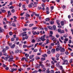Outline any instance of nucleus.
Listing matches in <instances>:
<instances>
[{"label":"nucleus","instance_id":"obj_59","mask_svg":"<svg viewBox=\"0 0 73 73\" xmlns=\"http://www.w3.org/2000/svg\"><path fill=\"white\" fill-rule=\"evenodd\" d=\"M21 5H22V4H21V3H20L19 4V7H21Z\"/></svg>","mask_w":73,"mask_h":73},{"label":"nucleus","instance_id":"obj_61","mask_svg":"<svg viewBox=\"0 0 73 73\" xmlns=\"http://www.w3.org/2000/svg\"><path fill=\"white\" fill-rule=\"evenodd\" d=\"M35 59L36 60H38V59H40V57H36L35 58Z\"/></svg>","mask_w":73,"mask_h":73},{"label":"nucleus","instance_id":"obj_8","mask_svg":"<svg viewBox=\"0 0 73 73\" xmlns=\"http://www.w3.org/2000/svg\"><path fill=\"white\" fill-rule=\"evenodd\" d=\"M56 60H59V57H60V55L59 54H57L56 56Z\"/></svg>","mask_w":73,"mask_h":73},{"label":"nucleus","instance_id":"obj_37","mask_svg":"<svg viewBox=\"0 0 73 73\" xmlns=\"http://www.w3.org/2000/svg\"><path fill=\"white\" fill-rule=\"evenodd\" d=\"M49 40L48 39H47L46 40V43H45V44H48V43H49Z\"/></svg>","mask_w":73,"mask_h":73},{"label":"nucleus","instance_id":"obj_15","mask_svg":"<svg viewBox=\"0 0 73 73\" xmlns=\"http://www.w3.org/2000/svg\"><path fill=\"white\" fill-rule=\"evenodd\" d=\"M40 66H41V68H45V66H44V65H43V64H40Z\"/></svg>","mask_w":73,"mask_h":73},{"label":"nucleus","instance_id":"obj_49","mask_svg":"<svg viewBox=\"0 0 73 73\" xmlns=\"http://www.w3.org/2000/svg\"><path fill=\"white\" fill-rule=\"evenodd\" d=\"M16 25H17V26L19 27V23L18 22H16Z\"/></svg>","mask_w":73,"mask_h":73},{"label":"nucleus","instance_id":"obj_57","mask_svg":"<svg viewBox=\"0 0 73 73\" xmlns=\"http://www.w3.org/2000/svg\"><path fill=\"white\" fill-rule=\"evenodd\" d=\"M22 7L23 8H25V4H24L22 6Z\"/></svg>","mask_w":73,"mask_h":73},{"label":"nucleus","instance_id":"obj_56","mask_svg":"<svg viewBox=\"0 0 73 73\" xmlns=\"http://www.w3.org/2000/svg\"><path fill=\"white\" fill-rule=\"evenodd\" d=\"M72 60H73V59H71L69 61L70 63H72Z\"/></svg>","mask_w":73,"mask_h":73},{"label":"nucleus","instance_id":"obj_14","mask_svg":"<svg viewBox=\"0 0 73 73\" xmlns=\"http://www.w3.org/2000/svg\"><path fill=\"white\" fill-rule=\"evenodd\" d=\"M36 68H40V65L39 64H36Z\"/></svg>","mask_w":73,"mask_h":73},{"label":"nucleus","instance_id":"obj_16","mask_svg":"<svg viewBox=\"0 0 73 73\" xmlns=\"http://www.w3.org/2000/svg\"><path fill=\"white\" fill-rule=\"evenodd\" d=\"M6 51V49L5 48H4L2 50V52L3 53H5V52Z\"/></svg>","mask_w":73,"mask_h":73},{"label":"nucleus","instance_id":"obj_35","mask_svg":"<svg viewBox=\"0 0 73 73\" xmlns=\"http://www.w3.org/2000/svg\"><path fill=\"white\" fill-rule=\"evenodd\" d=\"M10 12V11H8V15H10V16H11V15H12V14H11V13Z\"/></svg>","mask_w":73,"mask_h":73},{"label":"nucleus","instance_id":"obj_24","mask_svg":"<svg viewBox=\"0 0 73 73\" xmlns=\"http://www.w3.org/2000/svg\"><path fill=\"white\" fill-rule=\"evenodd\" d=\"M34 56L35 55H32V56H30L29 57L30 59H32V58L33 57H34Z\"/></svg>","mask_w":73,"mask_h":73},{"label":"nucleus","instance_id":"obj_41","mask_svg":"<svg viewBox=\"0 0 73 73\" xmlns=\"http://www.w3.org/2000/svg\"><path fill=\"white\" fill-rule=\"evenodd\" d=\"M33 29L34 30H36V29H37V27H34L33 28Z\"/></svg>","mask_w":73,"mask_h":73},{"label":"nucleus","instance_id":"obj_46","mask_svg":"<svg viewBox=\"0 0 73 73\" xmlns=\"http://www.w3.org/2000/svg\"><path fill=\"white\" fill-rule=\"evenodd\" d=\"M50 73H54V71L53 70H51L50 72Z\"/></svg>","mask_w":73,"mask_h":73},{"label":"nucleus","instance_id":"obj_22","mask_svg":"<svg viewBox=\"0 0 73 73\" xmlns=\"http://www.w3.org/2000/svg\"><path fill=\"white\" fill-rule=\"evenodd\" d=\"M49 23H50V24L51 25H53L54 24V21H52L50 22V21H49Z\"/></svg>","mask_w":73,"mask_h":73},{"label":"nucleus","instance_id":"obj_55","mask_svg":"<svg viewBox=\"0 0 73 73\" xmlns=\"http://www.w3.org/2000/svg\"><path fill=\"white\" fill-rule=\"evenodd\" d=\"M51 45V46H54V43H52L51 44H50Z\"/></svg>","mask_w":73,"mask_h":73},{"label":"nucleus","instance_id":"obj_51","mask_svg":"<svg viewBox=\"0 0 73 73\" xmlns=\"http://www.w3.org/2000/svg\"><path fill=\"white\" fill-rule=\"evenodd\" d=\"M50 9L51 10H53L54 9V7L51 6L50 7Z\"/></svg>","mask_w":73,"mask_h":73},{"label":"nucleus","instance_id":"obj_62","mask_svg":"<svg viewBox=\"0 0 73 73\" xmlns=\"http://www.w3.org/2000/svg\"><path fill=\"white\" fill-rule=\"evenodd\" d=\"M32 43H33L34 42H35V39H33L32 40Z\"/></svg>","mask_w":73,"mask_h":73},{"label":"nucleus","instance_id":"obj_52","mask_svg":"<svg viewBox=\"0 0 73 73\" xmlns=\"http://www.w3.org/2000/svg\"><path fill=\"white\" fill-rule=\"evenodd\" d=\"M23 31H27V28H25V29H22Z\"/></svg>","mask_w":73,"mask_h":73},{"label":"nucleus","instance_id":"obj_42","mask_svg":"<svg viewBox=\"0 0 73 73\" xmlns=\"http://www.w3.org/2000/svg\"><path fill=\"white\" fill-rule=\"evenodd\" d=\"M46 70V68H43V69L42 70V72H44V71H45V70Z\"/></svg>","mask_w":73,"mask_h":73},{"label":"nucleus","instance_id":"obj_9","mask_svg":"<svg viewBox=\"0 0 73 73\" xmlns=\"http://www.w3.org/2000/svg\"><path fill=\"white\" fill-rule=\"evenodd\" d=\"M17 70V68H14L13 69H12L11 70V73H13L14 71H16Z\"/></svg>","mask_w":73,"mask_h":73},{"label":"nucleus","instance_id":"obj_64","mask_svg":"<svg viewBox=\"0 0 73 73\" xmlns=\"http://www.w3.org/2000/svg\"><path fill=\"white\" fill-rule=\"evenodd\" d=\"M33 73H37L38 72V71L37 70H35V71H33Z\"/></svg>","mask_w":73,"mask_h":73},{"label":"nucleus","instance_id":"obj_13","mask_svg":"<svg viewBox=\"0 0 73 73\" xmlns=\"http://www.w3.org/2000/svg\"><path fill=\"white\" fill-rule=\"evenodd\" d=\"M37 2H34V3L33 4V6L34 7H37Z\"/></svg>","mask_w":73,"mask_h":73},{"label":"nucleus","instance_id":"obj_7","mask_svg":"<svg viewBox=\"0 0 73 73\" xmlns=\"http://www.w3.org/2000/svg\"><path fill=\"white\" fill-rule=\"evenodd\" d=\"M27 33V32H24L23 33H21L22 35V37H24L25 36H26L27 35V34H26Z\"/></svg>","mask_w":73,"mask_h":73},{"label":"nucleus","instance_id":"obj_21","mask_svg":"<svg viewBox=\"0 0 73 73\" xmlns=\"http://www.w3.org/2000/svg\"><path fill=\"white\" fill-rule=\"evenodd\" d=\"M46 65L47 67H48V68L50 67V64L49 63H46Z\"/></svg>","mask_w":73,"mask_h":73},{"label":"nucleus","instance_id":"obj_63","mask_svg":"<svg viewBox=\"0 0 73 73\" xmlns=\"http://www.w3.org/2000/svg\"><path fill=\"white\" fill-rule=\"evenodd\" d=\"M62 73H66L65 71H64V70H62Z\"/></svg>","mask_w":73,"mask_h":73},{"label":"nucleus","instance_id":"obj_10","mask_svg":"<svg viewBox=\"0 0 73 73\" xmlns=\"http://www.w3.org/2000/svg\"><path fill=\"white\" fill-rule=\"evenodd\" d=\"M4 32V29H2L1 27H0V33H3Z\"/></svg>","mask_w":73,"mask_h":73},{"label":"nucleus","instance_id":"obj_39","mask_svg":"<svg viewBox=\"0 0 73 73\" xmlns=\"http://www.w3.org/2000/svg\"><path fill=\"white\" fill-rule=\"evenodd\" d=\"M41 60L42 61H44V60H45V58H41Z\"/></svg>","mask_w":73,"mask_h":73},{"label":"nucleus","instance_id":"obj_26","mask_svg":"<svg viewBox=\"0 0 73 73\" xmlns=\"http://www.w3.org/2000/svg\"><path fill=\"white\" fill-rule=\"evenodd\" d=\"M53 29H54V31H55V30H56V27L55 25H53L52 26Z\"/></svg>","mask_w":73,"mask_h":73},{"label":"nucleus","instance_id":"obj_20","mask_svg":"<svg viewBox=\"0 0 73 73\" xmlns=\"http://www.w3.org/2000/svg\"><path fill=\"white\" fill-rule=\"evenodd\" d=\"M53 42L54 43H56V42L57 41V38H55L54 40H53Z\"/></svg>","mask_w":73,"mask_h":73},{"label":"nucleus","instance_id":"obj_17","mask_svg":"<svg viewBox=\"0 0 73 73\" xmlns=\"http://www.w3.org/2000/svg\"><path fill=\"white\" fill-rule=\"evenodd\" d=\"M60 21V20H58L56 21V24H58V25H60V23H59V22Z\"/></svg>","mask_w":73,"mask_h":73},{"label":"nucleus","instance_id":"obj_23","mask_svg":"<svg viewBox=\"0 0 73 73\" xmlns=\"http://www.w3.org/2000/svg\"><path fill=\"white\" fill-rule=\"evenodd\" d=\"M61 25L62 26H63L64 25V21H61Z\"/></svg>","mask_w":73,"mask_h":73},{"label":"nucleus","instance_id":"obj_27","mask_svg":"<svg viewBox=\"0 0 73 73\" xmlns=\"http://www.w3.org/2000/svg\"><path fill=\"white\" fill-rule=\"evenodd\" d=\"M1 10L2 12L3 13H4V12H5L6 11L5 10H4V9L3 10V9H2V8L1 9Z\"/></svg>","mask_w":73,"mask_h":73},{"label":"nucleus","instance_id":"obj_45","mask_svg":"<svg viewBox=\"0 0 73 73\" xmlns=\"http://www.w3.org/2000/svg\"><path fill=\"white\" fill-rule=\"evenodd\" d=\"M11 41H15V38H12L11 39Z\"/></svg>","mask_w":73,"mask_h":73},{"label":"nucleus","instance_id":"obj_40","mask_svg":"<svg viewBox=\"0 0 73 73\" xmlns=\"http://www.w3.org/2000/svg\"><path fill=\"white\" fill-rule=\"evenodd\" d=\"M64 33L65 32L64 30H61L60 31V34H61V33Z\"/></svg>","mask_w":73,"mask_h":73},{"label":"nucleus","instance_id":"obj_28","mask_svg":"<svg viewBox=\"0 0 73 73\" xmlns=\"http://www.w3.org/2000/svg\"><path fill=\"white\" fill-rule=\"evenodd\" d=\"M45 20L46 21H49L50 20V19L49 18H47Z\"/></svg>","mask_w":73,"mask_h":73},{"label":"nucleus","instance_id":"obj_4","mask_svg":"<svg viewBox=\"0 0 73 73\" xmlns=\"http://www.w3.org/2000/svg\"><path fill=\"white\" fill-rule=\"evenodd\" d=\"M49 7H47L46 8V14L48 15V14H49Z\"/></svg>","mask_w":73,"mask_h":73},{"label":"nucleus","instance_id":"obj_12","mask_svg":"<svg viewBox=\"0 0 73 73\" xmlns=\"http://www.w3.org/2000/svg\"><path fill=\"white\" fill-rule=\"evenodd\" d=\"M15 46H16V45L15 44H14L12 45V46H10V47L12 49H13L14 48H15Z\"/></svg>","mask_w":73,"mask_h":73},{"label":"nucleus","instance_id":"obj_43","mask_svg":"<svg viewBox=\"0 0 73 73\" xmlns=\"http://www.w3.org/2000/svg\"><path fill=\"white\" fill-rule=\"evenodd\" d=\"M35 16H37V17H38L40 16V15H39V14H36L35 15Z\"/></svg>","mask_w":73,"mask_h":73},{"label":"nucleus","instance_id":"obj_2","mask_svg":"<svg viewBox=\"0 0 73 73\" xmlns=\"http://www.w3.org/2000/svg\"><path fill=\"white\" fill-rule=\"evenodd\" d=\"M33 33V35H38L39 34H40V31H35L34 32H33V31L32 32Z\"/></svg>","mask_w":73,"mask_h":73},{"label":"nucleus","instance_id":"obj_29","mask_svg":"<svg viewBox=\"0 0 73 73\" xmlns=\"http://www.w3.org/2000/svg\"><path fill=\"white\" fill-rule=\"evenodd\" d=\"M8 55H7V57H5L4 58L5 60V61H7L8 60Z\"/></svg>","mask_w":73,"mask_h":73},{"label":"nucleus","instance_id":"obj_47","mask_svg":"<svg viewBox=\"0 0 73 73\" xmlns=\"http://www.w3.org/2000/svg\"><path fill=\"white\" fill-rule=\"evenodd\" d=\"M2 66L3 68H6V67H7V65H5V64H3Z\"/></svg>","mask_w":73,"mask_h":73},{"label":"nucleus","instance_id":"obj_48","mask_svg":"<svg viewBox=\"0 0 73 73\" xmlns=\"http://www.w3.org/2000/svg\"><path fill=\"white\" fill-rule=\"evenodd\" d=\"M13 8H14V7L12 6H11L9 8V9H13Z\"/></svg>","mask_w":73,"mask_h":73},{"label":"nucleus","instance_id":"obj_44","mask_svg":"<svg viewBox=\"0 0 73 73\" xmlns=\"http://www.w3.org/2000/svg\"><path fill=\"white\" fill-rule=\"evenodd\" d=\"M63 37L65 38L67 37H68V36H67V34H65L63 36Z\"/></svg>","mask_w":73,"mask_h":73},{"label":"nucleus","instance_id":"obj_58","mask_svg":"<svg viewBox=\"0 0 73 73\" xmlns=\"http://www.w3.org/2000/svg\"><path fill=\"white\" fill-rule=\"evenodd\" d=\"M11 11L12 13H14L15 12V10L14 9H13L11 10Z\"/></svg>","mask_w":73,"mask_h":73},{"label":"nucleus","instance_id":"obj_31","mask_svg":"<svg viewBox=\"0 0 73 73\" xmlns=\"http://www.w3.org/2000/svg\"><path fill=\"white\" fill-rule=\"evenodd\" d=\"M12 25L13 27H16V24L14 23H12Z\"/></svg>","mask_w":73,"mask_h":73},{"label":"nucleus","instance_id":"obj_32","mask_svg":"<svg viewBox=\"0 0 73 73\" xmlns=\"http://www.w3.org/2000/svg\"><path fill=\"white\" fill-rule=\"evenodd\" d=\"M33 25H34V24H29V27H32V26Z\"/></svg>","mask_w":73,"mask_h":73},{"label":"nucleus","instance_id":"obj_11","mask_svg":"<svg viewBox=\"0 0 73 73\" xmlns=\"http://www.w3.org/2000/svg\"><path fill=\"white\" fill-rule=\"evenodd\" d=\"M33 2H31L30 5H28L29 7V8H32L33 7Z\"/></svg>","mask_w":73,"mask_h":73},{"label":"nucleus","instance_id":"obj_6","mask_svg":"<svg viewBox=\"0 0 73 73\" xmlns=\"http://www.w3.org/2000/svg\"><path fill=\"white\" fill-rule=\"evenodd\" d=\"M14 58L12 56V58H11L8 59V61L9 62H12V61H13V60Z\"/></svg>","mask_w":73,"mask_h":73},{"label":"nucleus","instance_id":"obj_19","mask_svg":"<svg viewBox=\"0 0 73 73\" xmlns=\"http://www.w3.org/2000/svg\"><path fill=\"white\" fill-rule=\"evenodd\" d=\"M59 68H60V70H61L62 71V70H64V69H63V67L62 66H59Z\"/></svg>","mask_w":73,"mask_h":73},{"label":"nucleus","instance_id":"obj_38","mask_svg":"<svg viewBox=\"0 0 73 73\" xmlns=\"http://www.w3.org/2000/svg\"><path fill=\"white\" fill-rule=\"evenodd\" d=\"M61 30L60 29H58V32H59V33H60Z\"/></svg>","mask_w":73,"mask_h":73},{"label":"nucleus","instance_id":"obj_25","mask_svg":"<svg viewBox=\"0 0 73 73\" xmlns=\"http://www.w3.org/2000/svg\"><path fill=\"white\" fill-rule=\"evenodd\" d=\"M20 50H16L15 51V53H19Z\"/></svg>","mask_w":73,"mask_h":73},{"label":"nucleus","instance_id":"obj_1","mask_svg":"<svg viewBox=\"0 0 73 73\" xmlns=\"http://www.w3.org/2000/svg\"><path fill=\"white\" fill-rule=\"evenodd\" d=\"M45 37L46 39H48V38L49 37H48V36H46V35H44L43 36H42L40 38H40L42 41H45V40H46V39H45Z\"/></svg>","mask_w":73,"mask_h":73},{"label":"nucleus","instance_id":"obj_53","mask_svg":"<svg viewBox=\"0 0 73 73\" xmlns=\"http://www.w3.org/2000/svg\"><path fill=\"white\" fill-rule=\"evenodd\" d=\"M29 37V36H26L25 37V39H26V40H27V39Z\"/></svg>","mask_w":73,"mask_h":73},{"label":"nucleus","instance_id":"obj_54","mask_svg":"<svg viewBox=\"0 0 73 73\" xmlns=\"http://www.w3.org/2000/svg\"><path fill=\"white\" fill-rule=\"evenodd\" d=\"M55 49H52L51 50V52H54V53L55 52Z\"/></svg>","mask_w":73,"mask_h":73},{"label":"nucleus","instance_id":"obj_3","mask_svg":"<svg viewBox=\"0 0 73 73\" xmlns=\"http://www.w3.org/2000/svg\"><path fill=\"white\" fill-rule=\"evenodd\" d=\"M62 46H61L59 47V50H60V52H62V53H64L65 52V49L64 48H62Z\"/></svg>","mask_w":73,"mask_h":73},{"label":"nucleus","instance_id":"obj_33","mask_svg":"<svg viewBox=\"0 0 73 73\" xmlns=\"http://www.w3.org/2000/svg\"><path fill=\"white\" fill-rule=\"evenodd\" d=\"M26 16L27 17H30V15L29 14H27V13H26Z\"/></svg>","mask_w":73,"mask_h":73},{"label":"nucleus","instance_id":"obj_60","mask_svg":"<svg viewBox=\"0 0 73 73\" xmlns=\"http://www.w3.org/2000/svg\"><path fill=\"white\" fill-rule=\"evenodd\" d=\"M50 35H53V31H50Z\"/></svg>","mask_w":73,"mask_h":73},{"label":"nucleus","instance_id":"obj_36","mask_svg":"<svg viewBox=\"0 0 73 73\" xmlns=\"http://www.w3.org/2000/svg\"><path fill=\"white\" fill-rule=\"evenodd\" d=\"M60 50V47H57L56 48V50L57 51H58Z\"/></svg>","mask_w":73,"mask_h":73},{"label":"nucleus","instance_id":"obj_50","mask_svg":"<svg viewBox=\"0 0 73 73\" xmlns=\"http://www.w3.org/2000/svg\"><path fill=\"white\" fill-rule=\"evenodd\" d=\"M9 34L10 36H12V33L11 32H9Z\"/></svg>","mask_w":73,"mask_h":73},{"label":"nucleus","instance_id":"obj_34","mask_svg":"<svg viewBox=\"0 0 73 73\" xmlns=\"http://www.w3.org/2000/svg\"><path fill=\"white\" fill-rule=\"evenodd\" d=\"M43 57H47V54H44L43 55H42Z\"/></svg>","mask_w":73,"mask_h":73},{"label":"nucleus","instance_id":"obj_18","mask_svg":"<svg viewBox=\"0 0 73 73\" xmlns=\"http://www.w3.org/2000/svg\"><path fill=\"white\" fill-rule=\"evenodd\" d=\"M25 57H26V58L28 59V57H29V54H27V53H26L25 54Z\"/></svg>","mask_w":73,"mask_h":73},{"label":"nucleus","instance_id":"obj_5","mask_svg":"<svg viewBox=\"0 0 73 73\" xmlns=\"http://www.w3.org/2000/svg\"><path fill=\"white\" fill-rule=\"evenodd\" d=\"M55 45H57V47L58 48H60L61 46H60V42L59 41H58L57 42L54 44Z\"/></svg>","mask_w":73,"mask_h":73},{"label":"nucleus","instance_id":"obj_30","mask_svg":"<svg viewBox=\"0 0 73 73\" xmlns=\"http://www.w3.org/2000/svg\"><path fill=\"white\" fill-rule=\"evenodd\" d=\"M47 28L49 29H52V27L50 26H48Z\"/></svg>","mask_w":73,"mask_h":73}]
</instances>
